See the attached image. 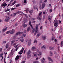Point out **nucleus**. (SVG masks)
<instances>
[{"label": "nucleus", "mask_w": 63, "mask_h": 63, "mask_svg": "<svg viewBox=\"0 0 63 63\" xmlns=\"http://www.w3.org/2000/svg\"><path fill=\"white\" fill-rule=\"evenodd\" d=\"M22 33V32H17L15 34V35L13 37V39H15L17 36L18 35H20V34H21Z\"/></svg>", "instance_id": "nucleus-1"}, {"label": "nucleus", "mask_w": 63, "mask_h": 63, "mask_svg": "<svg viewBox=\"0 0 63 63\" xmlns=\"http://www.w3.org/2000/svg\"><path fill=\"white\" fill-rule=\"evenodd\" d=\"M39 26V25H36V30L35 31V32L34 33V36H35V35H36V34H37V33H38V26Z\"/></svg>", "instance_id": "nucleus-2"}, {"label": "nucleus", "mask_w": 63, "mask_h": 63, "mask_svg": "<svg viewBox=\"0 0 63 63\" xmlns=\"http://www.w3.org/2000/svg\"><path fill=\"white\" fill-rule=\"evenodd\" d=\"M58 22L57 20H56L55 23L54 24V26L56 27V28L58 26Z\"/></svg>", "instance_id": "nucleus-3"}, {"label": "nucleus", "mask_w": 63, "mask_h": 63, "mask_svg": "<svg viewBox=\"0 0 63 63\" xmlns=\"http://www.w3.org/2000/svg\"><path fill=\"white\" fill-rule=\"evenodd\" d=\"M24 50V48H22V49L20 51V52H18V53L19 54H22L23 53H21L23 51V50Z\"/></svg>", "instance_id": "nucleus-4"}, {"label": "nucleus", "mask_w": 63, "mask_h": 63, "mask_svg": "<svg viewBox=\"0 0 63 63\" xmlns=\"http://www.w3.org/2000/svg\"><path fill=\"white\" fill-rule=\"evenodd\" d=\"M28 21V20H27V19H25V20H23V23L24 24L26 23Z\"/></svg>", "instance_id": "nucleus-5"}, {"label": "nucleus", "mask_w": 63, "mask_h": 63, "mask_svg": "<svg viewBox=\"0 0 63 63\" xmlns=\"http://www.w3.org/2000/svg\"><path fill=\"white\" fill-rule=\"evenodd\" d=\"M46 6V4L45 3H43L42 5V9H43L44 8V7H45Z\"/></svg>", "instance_id": "nucleus-6"}, {"label": "nucleus", "mask_w": 63, "mask_h": 63, "mask_svg": "<svg viewBox=\"0 0 63 63\" xmlns=\"http://www.w3.org/2000/svg\"><path fill=\"white\" fill-rule=\"evenodd\" d=\"M19 58V56L17 55L15 58V60H16V61H17Z\"/></svg>", "instance_id": "nucleus-7"}, {"label": "nucleus", "mask_w": 63, "mask_h": 63, "mask_svg": "<svg viewBox=\"0 0 63 63\" xmlns=\"http://www.w3.org/2000/svg\"><path fill=\"white\" fill-rule=\"evenodd\" d=\"M7 29H8V27H6L4 29H2V31L3 32H5L7 30Z\"/></svg>", "instance_id": "nucleus-8"}, {"label": "nucleus", "mask_w": 63, "mask_h": 63, "mask_svg": "<svg viewBox=\"0 0 63 63\" xmlns=\"http://www.w3.org/2000/svg\"><path fill=\"white\" fill-rule=\"evenodd\" d=\"M42 16H39L37 17V19H38L39 20H41L42 19Z\"/></svg>", "instance_id": "nucleus-9"}, {"label": "nucleus", "mask_w": 63, "mask_h": 63, "mask_svg": "<svg viewBox=\"0 0 63 63\" xmlns=\"http://www.w3.org/2000/svg\"><path fill=\"white\" fill-rule=\"evenodd\" d=\"M27 4V2H26V0H24V1L23 3V5H25Z\"/></svg>", "instance_id": "nucleus-10"}, {"label": "nucleus", "mask_w": 63, "mask_h": 63, "mask_svg": "<svg viewBox=\"0 0 63 63\" xmlns=\"http://www.w3.org/2000/svg\"><path fill=\"white\" fill-rule=\"evenodd\" d=\"M40 36H41V33H38L36 35V37L38 38V37H39Z\"/></svg>", "instance_id": "nucleus-11"}, {"label": "nucleus", "mask_w": 63, "mask_h": 63, "mask_svg": "<svg viewBox=\"0 0 63 63\" xmlns=\"http://www.w3.org/2000/svg\"><path fill=\"white\" fill-rule=\"evenodd\" d=\"M11 18H12V17H11V16H8L6 18V19H7L8 20H9V19H11Z\"/></svg>", "instance_id": "nucleus-12"}, {"label": "nucleus", "mask_w": 63, "mask_h": 63, "mask_svg": "<svg viewBox=\"0 0 63 63\" xmlns=\"http://www.w3.org/2000/svg\"><path fill=\"white\" fill-rule=\"evenodd\" d=\"M42 38L43 40H45L47 38H46V36H42Z\"/></svg>", "instance_id": "nucleus-13"}, {"label": "nucleus", "mask_w": 63, "mask_h": 63, "mask_svg": "<svg viewBox=\"0 0 63 63\" xmlns=\"http://www.w3.org/2000/svg\"><path fill=\"white\" fill-rule=\"evenodd\" d=\"M48 60H49L50 61H51V62H53V61H52V59L50 58V57H48Z\"/></svg>", "instance_id": "nucleus-14"}, {"label": "nucleus", "mask_w": 63, "mask_h": 63, "mask_svg": "<svg viewBox=\"0 0 63 63\" xmlns=\"http://www.w3.org/2000/svg\"><path fill=\"white\" fill-rule=\"evenodd\" d=\"M41 48L43 49V48H44V49H46V47L45 46V45H43L42 46Z\"/></svg>", "instance_id": "nucleus-15"}, {"label": "nucleus", "mask_w": 63, "mask_h": 63, "mask_svg": "<svg viewBox=\"0 0 63 63\" xmlns=\"http://www.w3.org/2000/svg\"><path fill=\"white\" fill-rule=\"evenodd\" d=\"M49 49L50 50H53V49H54L55 48L54 47H49Z\"/></svg>", "instance_id": "nucleus-16"}, {"label": "nucleus", "mask_w": 63, "mask_h": 63, "mask_svg": "<svg viewBox=\"0 0 63 63\" xmlns=\"http://www.w3.org/2000/svg\"><path fill=\"white\" fill-rule=\"evenodd\" d=\"M31 40H30L29 41V43L28 44V45H29V46H30V45H31Z\"/></svg>", "instance_id": "nucleus-17"}, {"label": "nucleus", "mask_w": 63, "mask_h": 63, "mask_svg": "<svg viewBox=\"0 0 63 63\" xmlns=\"http://www.w3.org/2000/svg\"><path fill=\"white\" fill-rule=\"evenodd\" d=\"M5 48L7 49L9 47V45L8 44H6L5 46Z\"/></svg>", "instance_id": "nucleus-18"}, {"label": "nucleus", "mask_w": 63, "mask_h": 63, "mask_svg": "<svg viewBox=\"0 0 63 63\" xmlns=\"http://www.w3.org/2000/svg\"><path fill=\"white\" fill-rule=\"evenodd\" d=\"M33 63H39V62L37 61H33Z\"/></svg>", "instance_id": "nucleus-19"}, {"label": "nucleus", "mask_w": 63, "mask_h": 63, "mask_svg": "<svg viewBox=\"0 0 63 63\" xmlns=\"http://www.w3.org/2000/svg\"><path fill=\"white\" fill-rule=\"evenodd\" d=\"M20 41L21 42H24V39L23 38L21 39H20Z\"/></svg>", "instance_id": "nucleus-20"}, {"label": "nucleus", "mask_w": 63, "mask_h": 63, "mask_svg": "<svg viewBox=\"0 0 63 63\" xmlns=\"http://www.w3.org/2000/svg\"><path fill=\"white\" fill-rule=\"evenodd\" d=\"M33 10H31L29 12V13L31 14H32L33 13Z\"/></svg>", "instance_id": "nucleus-21"}, {"label": "nucleus", "mask_w": 63, "mask_h": 63, "mask_svg": "<svg viewBox=\"0 0 63 63\" xmlns=\"http://www.w3.org/2000/svg\"><path fill=\"white\" fill-rule=\"evenodd\" d=\"M20 15H21V16H24L23 15L25 16H26V15L24 14H20Z\"/></svg>", "instance_id": "nucleus-22"}, {"label": "nucleus", "mask_w": 63, "mask_h": 63, "mask_svg": "<svg viewBox=\"0 0 63 63\" xmlns=\"http://www.w3.org/2000/svg\"><path fill=\"white\" fill-rule=\"evenodd\" d=\"M16 3V1H15L14 2H13L12 3V6L14 5V4H15Z\"/></svg>", "instance_id": "nucleus-23"}, {"label": "nucleus", "mask_w": 63, "mask_h": 63, "mask_svg": "<svg viewBox=\"0 0 63 63\" xmlns=\"http://www.w3.org/2000/svg\"><path fill=\"white\" fill-rule=\"evenodd\" d=\"M15 33V31H12L10 32L11 34H13Z\"/></svg>", "instance_id": "nucleus-24"}, {"label": "nucleus", "mask_w": 63, "mask_h": 63, "mask_svg": "<svg viewBox=\"0 0 63 63\" xmlns=\"http://www.w3.org/2000/svg\"><path fill=\"white\" fill-rule=\"evenodd\" d=\"M2 6H3V7H5L7 5V4L6 3H4L2 4Z\"/></svg>", "instance_id": "nucleus-25"}, {"label": "nucleus", "mask_w": 63, "mask_h": 63, "mask_svg": "<svg viewBox=\"0 0 63 63\" xmlns=\"http://www.w3.org/2000/svg\"><path fill=\"white\" fill-rule=\"evenodd\" d=\"M35 28H34L33 29V30L32 32V33H34V32H35Z\"/></svg>", "instance_id": "nucleus-26"}, {"label": "nucleus", "mask_w": 63, "mask_h": 63, "mask_svg": "<svg viewBox=\"0 0 63 63\" xmlns=\"http://www.w3.org/2000/svg\"><path fill=\"white\" fill-rule=\"evenodd\" d=\"M27 25H26V24H24L23 25V27L24 28H25V27H27Z\"/></svg>", "instance_id": "nucleus-27"}, {"label": "nucleus", "mask_w": 63, "mask_h": 63, "mask_svg": "<svg viewBox=\"0 0 63 63\" xmlns=\"http://www.w3.org/2000/svg\"><path fill=\"white\" fill-rule=\"evenodd\" d=\"M15 40H13L11 42V45H12L13 44H14V43H15Z\"/></svg>", "instance_id": "nucleus-28"}, {"label": "nucleus", "mask_w": 63, "mask_h": 63, "mask_svg": "<svg viewBox=\"0 0 63 63\" xmlns=\"http://www.w3.org/2000/svg\"><path fill=\"white\" fill-rule=\"evenodd\" d=\"M11 31H7L6 32V34H9L10 33Z\"/></svg>", "instance_id": "nucleus-29"}, {"label": "nucleus", "mask_w": 63, "mask_h": 63, "mask_svg": "<svg viewBox=\"0 0 63 63\" xmlns=\"http://www.w3.org/2000/svg\"><path fill=\"white\" fill-rule=\"evenodd\" d=\"M4 21L5 22H9V21L8 20L5 19L4 20Z\"/></svg>", "instance_id": "nucleus-30"}, {"label": "nucleus", "mask_w": 63, "mask_h": 63, "mask_svg": "<svg viewBox=\"0 0 63 63\" xmlns=\"http://www.w3.org/2000/svg\"><path fill=\"white\" fill-rule=\"evenodd\" d=\"M26 13L27 14L28 13V12L29 11V9L28 8L26 10Z\"/></svg>", "instance_id": "nucleus-31"}, {"label": "nucleus", "mask_w": 63, "mask_h": 63, "mask_svg": "<svg viewBox=\"0 0 63 63\" xmlns=\"http://www.w3.org/2000/svg\"><path fill=\"white\" fill-rule=\"evenodd\" d=\"M26 36V34H23L22 35V38H23L24 37H25Z\"/></svg>", "instance_id": "nucleus-32"}, {"label": "nucleus", "mask_w": 63, "mask_h": 63, "mask_svg": "<svg viewBox=\"0 0 63 63\" xmlns=\"http://www.w3.org/2000/svg\"><path fill=\"white\" fill-rule=\"evenodd\" d=\"M27 53L28 55H29V54H30V53H31V51H30V50H29V51H28V52H27Z\"/></svg>", "instance_id": "nucleus-33"}, {"label": "nucleus", "mask_w": 63, "mask_h": 63, "mask_svg": "<svg viewBox=\"0 0 63 63\" xmlns=\"http://www.w3.org/2000/svg\"><path fill=\"white\" fill-rule=\"evenodd\" d=\"M30 27H28L27 30V31H29V30H30Z\"/></svg>", "instance_id": "nucleus-34"}, {"label": "nucleus", "mask_w": 63, "mask_h": 63, "mask_svg": "<svg viewBox=\"0 0 63 63\" xmlns=\"http://www.w3.org/2000/svg\"><path fill=\"white\" fill-rule=\"evenodd\" d=\"M19 6H20V4H18L16 5V7H19Z\"/></svg>", "instance_id": "nucleus-35"}, {"label": "nucleus", "mask_w": 63, "mask_h": 63, "mask_svg": "<svg viewBox=\"0 0 63 63\" xmlns=\"http://www.w3.org/2000/svg\"><path fill=\"white\" fill-rule=\"evenodd\" d=\"M35 43H37V40H35L33 42V43H34V44H35Z\"/></svg>", "instance_id": "nucleus-36"}, {"label": "nucleus", "mask_w": 63, "mask_h": 63, "mask_svg": "<svg viewBox=\"0 0 63 63\" xmlns=\"http://www.w3.org/2000/svg\"><path fill=\"white\" fill-rule=\"evenodd\" d=\"M29 24L30 25H32L31 23V21H30H30Z\"/></svg>", "instance_id": "nucleus-37"}, {"label": "nucleus", "mask_w": 63, "mask_h": 63, "mask_svg": "<svg viewBox=\"0 0 63 63\" xmlns=\"http://www.w3.org/2000/svg\"><path fill=\"white\" fill-rule=\"evenodd\" d=\"M39 55L40 56L41 55H42V53H41V52H39Z\"/></svg>", "instance_id": "nucleus-38"}, {"label": "nucleus", "mask_w": 63, "mask_h": 63, "mask_svg": "<svg viewBox=\"0 0 63 63\" xmlns=\"http://www.w3.org/2000/svg\"><path fill=\"white\" fill-rule=\"evenodd\" d=\"M10 9H7L6 10H5V12H8V11H10Z\"/></svg>", "instance_id": "nucleus-39"}, {"label": "nucleus", "mask_w": 63, "mask_h": 63, "mask_svg": "<svg viewBox=\"0 0 63 63\" xmlns=\"http://www.w3.org/2000/svg\"><path fill=\"white\" fill-rule=\"evenodd\" d=\"M50 53L51 54L50 56H52V53L51 51H50Z\"/></svg>", "instance_id": "nucleus-40"}, {"label": "nucleus", "mask_w": 63, "mask_h": 63, "mask_svg": "<svg viewBox=\"0 0 63 63\" xmlns=\"http://www.w3.org/2000/svg\"><path fill=\"white\" fill-rule=\"evenodd\" d=\"M51 39L52 40H54V38H53V37H52L51 38Z\"/></svg>", "instance_id": "nucleus-41"}, {"label": "nucleus", "mask_w": 63, "mask_h": 63, "mask_svg": "<svg viewBox=\"0 0 63 63\" xmlns=\"http://www.w3.org/2000/svg\"><path fill=\"white\" fill-rule=\"evenodd\" d=\"M35 19H36V18H32V20H35Z\"/></svg>", "instance_id": "nucleus-42"}, {"label": "nucleus", "mask_w": 63, "mask_h": 63, "mask_svg": "<svg viewBox=\"0 0 63 63\" xmlns=\"http://www.w3.org/2000/svg\"><path fill=\"white\" fill-rule=\"evenodd\" d=\"M36 48L35 47H33L32 48V49H35Z\"/></svg>", "instance_id": "nucleus-43"}, {"label": "nucleus", "mask_w": 63, "mask_h": 63, "mask_svg": "<svg viewBox=\"0 0 63 63\" xmlns=\"http://www.w3.org/2000/svg\"><path fill=\"white\" fill-rule=\"evenodd\" d=\"M50 13H51L52 12V9H51L50 10Z\"/></svg>", "instance_id": "nucleus-44"}, {"label": "nucleus", "mask_w": 63, "mask_h": 63, "mask_svg": "<svg viewBox=\"0 0 63 63\" xmlns=\"http://www.w3.org/2000/svg\"><path fill=\"white\" fill-rule=\"evenodd\" d=\"M26 32V30H25L24 31V32H23V33L24 34V33H25Z\"/></svg>", "instance_id": "nucleus-45"}, {"label": "nucleus", "mask_w": 63, "mask_h": 63, "mask_svg": "<svg viewBox=\"0 0 63 63\" xmlns=\"http://www.w3.org/2000/svg\"><path fill=\"white\" fill-rule=\"evenodd\" d=\"M42 28H43V26H41L40 28V29L41 30L42 29Z\"/></svg>", "instance_id": "nucleus-46"}, {"label": "nucleus", "mask_w": 63, "mask_h": 63, "mask_svg": "<svg viewBox=\"0 0 63 63\" xmlns=\"http://www.w3.org/2000/svg\"><path fill=\"white\" fill-rule=\"evenodd\" d=\"M15 9H16V8H12L11 9V11H13V10H15Z\"/></svg>", "instance_id": "nucleus-47"}, {"label": "nucleus", "mask_w": 63, "mask_h": 63, "mask_svg": "<svg viewBox=\"0 0 63 63\" xmlns=\"http://www.w3.org/2000/svg\"><path fill=\"white\" fill-rule=\"evenodd\" d=\"M48 19L49 21L51 19L50 18V17H49L48 18Z\"/></svg>", "instance_id": "nucleus-48"}, {"label": "nucleus", "mask_w": 63, "mask_h": 63, "mask_svg": "<svg viewBox=\"0 0 63 63\" xmlns=\"http://www.w3.org/2000/svg\"><path fill=\"white\" fill-rule=\"evenodd\" d=\"M25 63V61H23L22 62H21V63Z\"/></svg>", "instance_id": "nucleus-49"}, {"label": "nucleus", "mask_w": 63, "mask_h": 63, "mask_svg": "<svg viewBox=\"0 0 63 63\" xmlns=\"http://www.w3.org/2000/svg\"><path fill=\"white\" fill-rule=\"evenodd\" d=\"M35 0H33V1H32V2L33 3V4H34L35 3Z\"/></svg>", "instance_id": "nucleus-50"}, {"label": "nucleus", "mask_w": 63, "mask_h": 63, "mask_svg": "<svg viewBox=\"0 0 63 63\" xmlns=\"http://www.w3.org/2000/svg\"><path fill=\"white\" fill-rule=\"evenodd\" d=\"M2 48H0V51L2 52Z\"/></svg>", "instance_id": "nucleus-51"}, {"label": "nucleus", "mask_w": 63, "mask_h": 63, "mask_svg": "<svg viewBox=\"0 0 63 63\" xmlns=\"http://www.w3.org/2000/svg\"><path fill=\"white\" fill-rule=\"evenodd\" d=\"M42 14V12H40L39 14V16H41V14Z\"/></svg>", "instance_id": "nucleus-52"}, {"label": "nucleus", "mask_w": 63, "mask_h": 63, "mask_svg": "<svg viewBox=\"0 0 63 63\" xmlns=\"http://www.w3.org/2000/svg\"><path fill=\"white\" fill-rule=\"evenodd\" d=\"M54 42L55 43H56V42H57V40L55 39L54 40Z\"/></svg>", "instance_id": "nucleus-53"}, {"label": "nucleus", "mask_w": 63, "mask_h": 63, "mask_svg": "<svg viewBox=\"0 0 63 63\" xmlns=\"http://www.w3.org/2000/svg\"><path fill=\"white\" fill-rule=\"evenodd\" d=\"M18 23H16L15 25V26H17V25H18Z\"/></svg>", "instance_id": "nucleus-54"}, {"label": "nucleus", "mask_w": 63, "mask_h": 63, "mask_svg": "<svg viewBox=\"0 0 63 63\" xmlns=\"http://www.w3.org/2000/svg\"><path fill=\"white\" fill-rule=\"evenodd\" d=\"M33 54H34V56H37V55L35 54H34V53H33Z\"/></svg>", "instance_id": "nucleus-55"}, {"label": "nucleus", "mask_w": 63, "mask_h": 63, "mask_svg": "<svg viewBox=\"0 0 63 63\" xmlns=\"http://www.w3.org/2000/svg\"><path fill=\"white\" fill-rule=\"evenodd\" d=\"M31 27V28H32V29H33V26H32V25H30Z\"/></svg>", "instance_id": "nucleus-56"}, {"label": "nucleus", "mask_w": 63, "mask_h": 63, "mask_svg": "<svg viewBox=\"0 0 63 63\" xmlns=\"http://www.w3.org/2000/svg\"><path fill=\"white\" fill-rule=\"evenodd\" d=\"M33 8L34 10L36 9V6H33Z\"/></svg>", "instance_id": "nucleus-57"}, {"label": "nucleus", "mask_w": 63, "mask_h": 63, "mask_svg": "<svg viewBox=\"0 0 63 63\" xmlns=\"http://www.w3.org/2000/svg\"><path fill=\"white\" fill-rule=\"evenodd\" d=\"M47 20L45 21V23L47 24Z\"/></svg>", "instance_id": "nucleus-58"}, {"label": "nucleus", "mask_w": 63, "mask_h": 63, "mask_svg": "<svg viewBox=\"0 0 63 63\" xmlns=\"http://www.w3.org/2000/svg\"><path fill=\"white\" fill-rule=\"evenodd\" d=\"M32 23H35V21H33L32 22Z\"/></svg>", "instance_id": "nucleus-59"}, {"label": "nucleus", "mask_w": 63, "mask_h": 63, "mask_svg": "<svg viewBox=\"0 0 63 63\" xmlns=\"http://www.w3.org/2000/svg\"><path fill=\"white\" fill-rule=\"evenodd\" d=\"M14 1V0H11V1L10 2V3H12V2H13Z\"/></svg>", "instance_id": "nucleus-60"}, {"label": "nucleus", "mask_w": 63, "mask_h": 63, "mask_svg": "<svg viewBox=\"0 0 63 63\" xmlns=\"http://www.w3.org/2000/svg\"><path fill=\"white\" fill-rule=\"evenodd\" d=\"M59 23H60H60H61V21H60V20H59Z\"/></svg>", "instance_id": "nucleus-61"}, {"label": "nucleus", "mask_w": 63, "mask_h": 63, "mask_svg": "<svg viewBox=\"0 0 63 63\" xmlns=\"http://www.w3.org/2000/svg\"><path fill=\"white\" fill-rule=\"evenodd\" d=\"M6 43V41H4L3 42V44H4V43Z\"/></svg>", "instance_id": "nucleus-62"}, {"label": "nucleus", "mask_w": 63, "mask_h": 63, "mask_svg": "<svg viewBox=\"0 0 63 63\" xmlns=\"http://www.w3.org/2000/svg\"><path fill=\"white\" fill-rule=\"evenodd\" d=\"M39 2L40 3H42V1L41 0H40V1Z\"/></svg>", "instance_id": "nucleus-63"}, {"label": "nucleus", "mask_w": 63, "mask_h": 63, "mask_svg": "<svg viewBox=\"0 0 63 63\" xmlns=\"http://www.w3.org/2000/svg\"><path fill=\"white\" fill-rule=\"evenodd\" d=\"M10 50V48H8V49L7 50V51H9Z\"/></svg>", "instance_id": "nucleus-64"}]
</instances>
